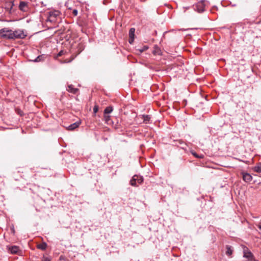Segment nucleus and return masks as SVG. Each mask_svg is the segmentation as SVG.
Listing matches in <instances>:
<instances>
[{"mask_svg": "<svg viewBox=\"0 0 261 261\" xmlns=\"http://www.w3.org/2000/svg\"><path fill=\"white\" fill-rule=\"evenodd\" d=\"M0 37L3 39H12V30L8 28L1 29Z\"/></svg>", "mask_w": 261, "mask_h": 261, "instance_id": "f257e3e1", "label": "nucleus"}, {"mask_svg": "<svg viewBox=\"0 0 261 261\" xmlns=\"http://www.w3.org/2000/svg\"><path fill=\"white\" fill-rule=\"evenodd\" d=\"M243 256L246 258H247L248 261H254V257L253 254L249 250V249L246 247L243 246Z\"/></svg>", "mask_w": 261, "mask_h": 261, "instance_id": "f03ea898", "label": "nucleus"}, {"mask_svg": "<svg viewBox=\"0 0 261 261\" xmlns=\"http://www.w3.org/2000/svg\"><path fill=\"white\" fill-rule=\"evenodd\" d=\"M206 3V2L205 0H201L194 6V9L199 13L204 11Z\"/></svg>", "mask_w": 261, "mask_h": 261, "instance_id": "7ed1b4c3", "label": "nucleus"}, {"mask_svg": "<svg viewBox=\"0 0 261 261\" xmlns=\"http://www.w3.org/2000/svg\"><path fill=\"white\" fill-rule=\"evenodd\" d=\"M12 39L24 38L25 35L21 30H16L14 31L12 30Z\"/></svg>", "mask_w": 261, "mask_h": 261, "instance_id": "20e7f679", "label": "nucleus"}, {"mask_svg": "<svg viewBox=\"0 0 261 261\" xmlns=\"http://www.w3.org/2000/svg\"><path fill=\"white\" fill-rule=\"evenodd\" d=\"M19 9L23 12H27L29 9V3L21 1L19 5Z\"/></svg>", "mask_w": 261, "mask_h": 261, "instance_id": "39448f33", "label": "nucleus"}, {"mask_svg": "<svg viewBox=\"0 0 261 261\" xmlns=\"http://www.w3.org/2000/svg\"><path fill=\"white\" fill-rule=\"evenodd\" d=\"M9 251L12 254H18L20 251L19 247L17 246H7Z\"/></svg>", "mask_w": 261, "mask_h": 261, "instance_id": "423d86ee", "label": "nucleus"}, {"mask_svg": "<svg viewBox=\"0 0 261 261\" xmlns=\"http://www.w3.org/2000/svg\"><path fill=\"white\" fill-rule=\"evenodd\" d=\"M242 174L243 179L246 182H250L252 180V177L250 174L243 172Z\"/></svg>", "mask_w": 261, "mask_h": 261, "instance_id": "0eeeda50", "label": "nucleus"}, {"mask_svg": "<svg viewBox=\"0 0 261 261\" xmlns=\"http://www.w3.org/2000/svg\"><path fill=\"white\" fill-rule=\"evenodd\" d=\"M140 117H141V118L143 120L144 123H145L146 124L150 123V121L151 117L150 115H141Z\"/></svg>", "mask_w": 261, "mask_h": 261, "instance_id": "6e6552de", "label": "nucleus"}, {"mask_svg": "<svg viewBox=\"0 0 261 261\" xmlns=\"http://www.w3.org/2000/svg\"><path fill=\"white\" fill-rule=\"evenodd\" d=\"M80 121H77L73 124H71L68 126V129L70 130H74L76 128L80 126Z\"/></svg>", "mask_w": 261, "mask_h": 261, "instance_id": "1a4fd4ad", "label": "nucleus"}, {"mask_svg": "<svg viewBox=\"0 0 261 261\" xmlns=\"http://www.w3.org/2000/svg\"><path fill=\"white\" fill-rule=\"evenodd\" d=\"M226 254L229 256H231L233 251V250L232 247L229 245H226Z\"/></svg>", "mask_w": 261, "mask_h": 261, "instance_id": "9d476101", "label": "nucleus"}, {"mask_svg": "<svg viewBox=\"0 0 261 261\" xmlns=\"http://www.w3.org/2000/svg\"><path fill=\"white\" fill-rule=\"evenodd\" d=\"M67 90L68 92L73 94L76 93L78 91V89L74 88L73 86L71 85L68 86V89Z\"/></svg>", "mask_w": 261, "mask_h": 261, "instance_id": "9b49d317", "label": "nucleus"}, {"mask_svg": "<svg viewBox=\"0 0 261 261\" xmlns=\"http://www.w3.org/2000/svg\"><path fill=\"white\" fill-rule=\"evenodd\" d=\"M253 171L257 173H261V163H258L252 168Z\"/></svg>", "mask_w": 261, "mask_h": 261, "instance_id": "f8f14e48", "label": "nucleus"}, {"mask_svg": "<svg viewBox=\"0 0 261 261\" xmlns=\"http://www.w3.org/2000/svg\"><path fill=\"white\" fill-rule=\"evenodd\" d=\"M134 176L135 178V179H136L137 183L141 184L143 182V178L142 176L138 175H135Z\"/></svg>", "mask_w": 261, "mask_h": 261, "instance_id": "ddd939ff", "label": "nucleus"}, {"mask_svg": "<svg viewBox=\"0 0 261 261\" xmlns=\"http://www.w3.org/2000/svg\"><path fill=\"white\" fill-rule=\"evenodd\" d=\"M190 152L191 153V154L193 155H194L195 157H196L197 158L201 159V158H203V155H202V154L199 155L195 151H194L193 150H190Z\"/></svg>", "mask_w": 261, "mask_h": 261, "instance_id": "4468645a", "label": "nucleus"}, {"mask_svg": "<svg viewBox=\"0 0 261 261\" xmlns=\"http://www.w3.org/2000/svg\"><path fill=\"white\" fill-rule=\"evenodd\" d=\"M135 28H130L129 31V38H134L135 37Z\"/></svg>", "mask_w": 261, "mask_h": 261, "instance_id": "2eb2a0df", "label": "nucleus"}, {"mask_svg": "<svg viewBox=\"0 0 261 261\" xmlns=\"http://www.w3.org/2000/svg\"><path fill=\"white\" fill-rule=\"evenodd\" d=\"M47 247V244L45 243H43L38 245V248L42 250H44L46 249Z\"/></svg>", "mask_w": 261, "mask_h": 261, "instance_id": "dca6fc26", "label": "nucleus"}, {"mask_svg": "<svg viewBox=\"0 0 261 261\" xmlns=\"http://www.w3.org/2000/svg\"><path fill=\"white\" fill-rule=\"evenodd\" d=\"M113 111V108L111 107H107L104 111L105 114H108L111 113Z\"/></svg>", "mask_w": 261, "mask_h": 261, "instance_id": "f3484780", "label": "nucleus"}, {"mask_svg": "<svg viewBox=\"0 0 261 261\" xmlns=\"http://www.w3.org/2000/svg\"><path fill=\"white\" fill-rule=\"evenodd\" d=\"M153 54L154 55H160L161 54V50L157 46H155L154 50L153 51Z\"/></svg>", "mask_w": 261, "mask_h": 261, "instance_id": "a211bd4d", "label": "nucleus"}, {"mask_svg": "<svg viewBox=\"0 0 261 261\" xmlns=\"http://www.w3.org/2000/svg\"><path fill=\"white\" fill-rule=\"evenodd\" d=\"M130 184L132 186H137V181H136V179H135V178L134 177V176H133L132 177V179L130 180Z\"/></svg>", "mask_w": 261, "mask_h": 261, "instance_id": "6ab92c4d", "label": "nucleus"}, {"mask_svg": "<svg viewBox=\"0 0 261 261\" xmlns=\"http://www.w3.org/2000/svg\"><path fill=\"white\" fill-rule=\"evenodd\" d=\"M148 48V47L146 45H145L143 47H141L139 48L138 49V50L140 52V53H142L144 51L147 50V49Z\"/></svg>", "mask_w": 261, "mask_h": 261, "instance_id": "aec40b11", "label": "nucleus"}, {"mask_svg": "<svg viewBox=\"0 0 261 261\" xmlns=\"http://www.w3.org/2000/svg\"><path fill=\"white\" fill-rule=\"evenodd\" d=\"M105 120L106 123H109V121L110 120V116L108 115L107 114H105Z\"/></svg>", "mask_w": 261, "mask_h": 261, "instance_id": "412c9836", "label": "nucleus"}, {"mask_svg": "<svg viewBox=\"0 0 261 261\" xmlns=\"http://www.w3.org/2000/svg\"><path fill=\"white\" fill-rule=\"evenodd\" d=\"M73 59H74V58H73V57H72V58H71V59H70V60H68L67 59H66V60H64V61H63V62H62V61H61V63H69V62H71V61L73 60Z\"/></svg>", "mask_w": 261, "mask_h": 261, "instance_id": "4be33fe9", "label": "nucleus"}, {"mask_svg": "<svg viewBox=\"0 0 261 261\" xmlns=\"http://www.w3.org/2000/svg\"><path fill=\"white\" fill-rule=\"evenodd\" d=\"M42 261H50V258L47 256H43Z\"/></svg>", "mask_w": 261, "mask_h": 261, "instance_id": "5701e85b", "label": "nucleus"}, {"mask_svg": "<svg viewBox=\"0 0 261 261\" xmlns=\"http://www.w3.org/2000/svg\"><path fill=\"white\" fill-rule=\"evenodd\" d=\"M98 110V107L97 105H95L93 108V112L94 113H96Z\"/></svg>", "mask_w": 261, "mask_h": 261, "instance_id": "b1692460", "label": "nucleus"}, {"mask_svg": "<svg viewBox=\"0 0 261 261\" xmlns=\"http://www.w3.org/2000/svg\"><path fill=\"white\" fill-rule=\"evenodd\" d=\"M56 17H47V19L46 20V21H53L55 20Z\"/></svg>", "mask_w": 261, "mask_h": 261, "instance_id": "393cba45", "label": "nucleus"}, {"mask_svg": "<svg viewBox=\"0 0 261 261\" xmlns=\"http://www.w3.org/2000/svg\"><path fill=\"white\" fill-rule=\"evenodd\" d=\"M72 9L69 8L68 9V10H67V11H66V13L68 14H69V15H71L72 14Z\"/></svg>", "mask_w": 261, "mask_h": 261, "instance_id": "a878e982", "label": "nucleus"}, {"mask_svg": "<svg viewBox=\"0 0 261 261\" xmlns=\"http://www.w3.org/2000/svg\"><path fill=\"white\" fill-rule=\"evenodd\" d=\"M77 10L76 9H73L72 10V15L76 16L77 15Z\"/></svg>", "mask_w": 261, "mask_h": 261, "instance_id": "bb28decb", "label": "nucleus"}, {"mask_svg": "<svg viewBox=\"0 0 261 261\" xmlns=\"http://www.w3.org/2000/svg\"><path fill=\"white\" fill-rule=\"evenodd\" d=\"M64 54V51L63 50H61L57 55V57H60L61 56H62Z\"/></svg>", "mask_w": 261, "mask_h": 261, "instance_id": "cd10ccee", "label": "nucleus"}, {"mask_svg": "<svg viewBox=\"0 0 261 261\" xmlns=\"http://www.w3.org/2000/svg\"><path fill=\"white\" fill-rule=\"evenodd\" d=\"M134 38H129V43L130 44H132L134 42Z\"/></svg>", "mask_w": 261, "mask_h": 261, "instance_id": "c85d7f7f", "label": "nucleus"}, {"mask_svg": "<svg viewBox=\"0 0 261 261\" xmlns=\"http://www.w3.org/2000/svg\"><path fill=\"white\" fill-rule=\"evenodd\" d=\"M39 58H40V57H38L37 58H36V59L35 60V62H38V61H39Z\"/></svg>", "mask_w": 261, "mask_h": 261, "instance_id": "c756f323", "label": "nucleus"}, {"mask_svg": "<svg viewBox=\"0 0 261 261\" xmlns=\"http://www.w3.org/2000/svg\"><path fill=\"white\" fill-rule=\"evenodd\" d=\"M258 228L261 230V223L258 225Z\"/></svg>", "mask_w": 261, "mask_h": 261, "instance_id": "7c9ffc66", "label": "nucleus"}, {"mask_svg": "<svg viewBox=\"0 0 261 261\" xmlns=\"http://www.w3.org/2000/svg\"><path fill=\"white\" fill-rule=\"evenodd\" d=\"M0 21H4V20H1V19H0Z\"/></svg>", "mask_w": 261, "mask_h": 261, "instance_id": "2f4dec72", "label": "nucleus"}]
</instances>
